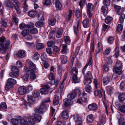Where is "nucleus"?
Wrapping results in <instances>:
<instances>
[{"label":"nucleus","mask_w":125,"mask_h":125,"mask_svg":"<svg viewBox=\"0 0 125 125\" xmlns=\"http://www.w3.org/2000/svg\"><path fill=\"white\" fill-rule=\"evenodd\" d=\"M10 40H6L5 38L1 37L0 38V52L2 54L6 53L7 50L10 46Z\"/></svg>","instance_id":"obj_1"},{"label":"nucleus","mask_w":125,"mask_h":125,"mask_svg":"<svg viewBox=\"0 0 125 125\" xmlns=\"http://www.w3.org/2000/svg\"><path fill=\"white\" fill-rule=\"evenodd\" d=\"M29 68L31 70H29L28 68H25L24 70L25 72L29 74V73H31L33 72H37L38 71V69L36 68L35 65L32 62H29Z\"/></svg>","instance_id":"obj_2"},{"label":"nucleus","mask_w":125,"mask_h":125,"mask_svg":"<svg viewBox=\"0 0 125 125\" xmlns=\"http://www.w3.org/2000/svg\"><path fill=\"white\" fill-rule=\"evenodd\" d=\"M122 65L121 62H117L114 68L113 71L114 73L119 75L122 73Z\"/></svg>","instance_id":"obj_3"},{"label":"nucleus","mask_w":125,"mask_h":125,"mask_svg":"<svg viewBox=\"0 0 125 125\" xmlns=\"http://www.w3.org/2000/svg\"><path fill=\"white\" fill-rule=\"evenodd\" d=\"M16 83V80L14 79L11 78L8 79L5 87L6 90H8L14 85Z\"/></svg>","instance_id":"obj_4"},{"label":"nucleus","mask_w":125,"mask_h":125,"mask_svg":"<svg viewBox=\"0 0 125 125\" xmlns=\"http://www.w3.org/2000/svg\"><path fill=\"white\" fill-rule=\"evenodd\" d=\"M11 70L12 72L10 73V76L14 78L17 77L19 75L18 69L15 66H13L11 68Z\"/></svg>","instance_id":"obj_5"},{"label":"nucleus","mask_w":125,"mask_h":125,"mask_svg":"<svg viewBox=\"0 0 125 125\" xmlns=\"http://www.w3.org/2000/svg\"><path fill=\"white\" fill-rule=\"evenodd\" d=\"M85 76L83 81V85H88L92 82V75L90 73H86Z\"/></svg>","instance_id":"obj_6"},{"label":"nucleus","mask_w":125,"mask_h":125,"mask_svg":"<svg viewBox=\"0 0 125 125\" xmlns=\"http://www.w3.org/2000/svg\"><path fill=\"white\" fill-rule=\"evenodd\" d=\"M94 7L93 5L91 3H88L87 5V14L89 17H91L92 15V11L94 10Z\"/></svg>","instance_id":"obj_7"},{"label":"nucleus","mask_w":125,"mask_h":125,"mask_svg":"<svg viewBox=\"0 0 125 125\" xmlns=\"http://www.w3.org/2000/svg\"><path fill=\"white\" fill-rule=\"evenodd\" d=\"M46 109L47 107L46 105L43 104L40 106L38 109L37 108L35 109V111L36 113H42L46 111Z\"/></svg>","instance_id":"obj_8"},{"label":"nucleus","mask_w":125,"mask_h":125,"mask_svg":"<svg viewBox=\"0 0 125 125\" xmlns=\"http://www.w3.org/2000/svg\"><path fill=\"white\" fill-rule=\"evenodd\" d=\"M49 86L47 85H44L42 86V88L40 89V92L42 94H46L49 92L50 89Z\"/></svg>","instance_id":"obj_9"},{"label":"nucleus","mask_w":125,"mask_h":125,"mask_svg":"<svg viewBox=\"0 0 125 125\" xmlns=\"http://www.w3.org/2000/svg\"><path fill=\"white\" fill-rule=\"evenodd\" d=\"M113 6L115 10L116 11L118 15H120L124 10L123 7H121L115 4H114Z\"/></svg>","instance_id":"obj_10"},{"label":"nucleus","mask_w":125,"mask_h":125,"mask_svg":"<svg viewBox=\"0 0 125 125\" xmlns=\"http://www.w3.org/2000/svg\"><path fill=\"white\" fill-rule=\"evenodd\" d=\"M86 94L84 92L83 94L82 97H81V99H78L77 101V102L80 104H82V102H86L87 99Z\"/></svg>","instance_id":"obj_11"},{"label":"nucleus","mask_w":125,"mask_h":125,"mask_svg":"<svg viewBox=\"0 0 125 125\" xmlns=\"http://www.w3.org/2000/svg\"><path fill=\"white\" fill-rule=\"evenodd\" d=\"M18 92L20 95H23L26 94V89L25 87L23 86L20 87L18 89Z\"/></svg>","instance_id":"obj_12"},{"label":"nucleus","mask_w":125,"mask_h":125,"mask_svg":"<svg viewBox=\"0 0 125 125\" xmlns=\"http://www.w3.org/2000/svg\"><path fill=\"white\" fill-rule=\"evenodd\" d=\"M1 22L2 23V25L3 27H6L9 26H12L11 23H10V22H9L8 23V21L7 19H1Z\"/></svg>","instance_id":"obj_13"},{"label":"nucleus","mask_w":125,"mask_h":125,"mask_svg":"<svg viewBox=\"0 0 125 125\" xmlns=\"http://www.w3.org/2000/svg\"><path fill=\"white\" fill-rule=\"evenodd\" d=\"M64 105L66 107L71 105L72 103V101L68 98H65L63 100Z\"/></svg>","instance_id":"obj_14"},{"label":"nucleus","mask_w":125,"mask_h":125,"mask_svg":"<svg viewBox=\"0 0 125 125\" xmlns=\"http://www.w3.org/2000/svg\"><path fill=\"white\" fill-rule=\"evenodd\" d=\"M55 30L57 31V32L56 34V36L58 38L61 37L62 35L63 30L61 28H60L59 29H58L57 28L55 29Z\"/></svg>","instance_id":"obj_15"},{"label":"nucleus","mask_w":125,"mask_h":125,"mask_svg":"<svg viewBox=\"0 0 125 125\" xmlns=\"http://www.w3.org/2000/svg\"><path fill=\"white\" fill-rule=\"evenodd\" d=\"M61 116L62 118L64 119H66L69 117L68 113L67 110H65L62 112Z\"/></svg>","instance_id":"obj_16"},{"label":"nucleus","mask_w":125,"mask_h":125,"mask_svg":"<svg viewBox=\"0 0 125 125\" xmlns=\"http://www.w3.org/2000/svg\"><path fill=\"white\" fill-rule=\"evenodd\" d=\"M17 57L20 58H23L25 56V53L23 50L19 51L17 54Z\"/></svg>","instance_id":"obj_17"},{"label":"nucleus","mask_w":125,"mask_h":125,"mask_svg":"<svg viewBox=\"0 0 125 125\" xmlns=\"http://www.w3.org/2000/svg\"><path fill=\"white\" fill-rule=\"evenodd\" d=\"M88 108L90 110L95 111L97 109V106L95 104H92L88 105Z\"/></svg>","instance_id":"obj_18"},{"label":"nucleus","mask_w":125,"mask_h":125,"mask_svg":"<svg viewBox=\"0 0 125 125\" xmlns=\"http://www.w3.org/2000/svg\"><path fill=\"white\" fill-rule=\"evenodd\" d=\"M108 7L106 6H103L101 8V10L103 12V15L105 16L106 15L107 13V11L108 10Z\"/></svg>","instance_id":"obj_19"},{"label":"nucleus","mask_w":125,"mask_h":125,"mask_svg":"<svg viewBox=\"0 0 125 125\" xmlns=\"http://www.w3.org/2000/svg\"><path fill=\"white\" fill-rule=\"evenodd\" d=\"M72 82L75 83H78L80 82V79L77 77V74L72 75Z\"/></svg>","instance_id":"obj_20"},{"label":"nucleus","mask_w":125,"mask_h":125,"mask_svg":"<svg viewBox=\"0 0 125 125\" xmlns=\"http://www.w3.org/2000/svg\"><path fill=\"white\" fill-rule=\"evenodd\" d=\"M100 120L99 123H98V125H103V124H104L106 121V119L105 117L102 115H101L100 117Z\"/></svg>","instance_id":"obj_21"},{"label":"nucleus","mask_w":125,"mask_h":125,"mask_svg":"<svg viewBox=\"0 0 125 125\" xmlns=\"http://www.w3.org/2000/svg\"><path fill=\"white\" fill-rule=\"evenodd\" d=\"M28 101L31 104H33L34 103L35 99L31 95L27 96Z\"/></svg>","instance_id":"obj_22"},{"label":"nucleus","mask_w":125,"mask_h":125,"mask_svg":"<svg viewBox=\"0 0 125 125\" xmlns=\"http://www.w3.org/2000/svg\"><path fill=\"white\" fill-rule=\"evenodd\" d=\"M74 119L75 121L79 123L81 122V118L77 114L73 116Z\"/></svg>","instance_id":"obj_23"},{"label":"nucleus","mask_w":125,"mask_h":125,"mask_svg":"<svg viewBox=\"0 0 125 125\" xmlns=\"http://www.w3.org/2000/svg\"><path fill=\"white\" fill-rule=\"evenodd\" d=\"M5 5L7 8H12L13 7L12 0H8L5 3Z\"/></svg>","instance_id":"obj_24"},{"label":"nucleus","mask_w":125,"mask_h":125,"mask_svg":"<svg viewBox=\"0 0 125 125\" xmlns=\"http://www.w3.org/2000/svg\"><path fill=\"white\" fill-rule=\"evenodd\" d=\"M68 50L66 45L65 44H63L61 50V52L63 54H65L68 52Z\"/></svg>","instance_id":"obj_25"},{"label":"nucleus","mask_w":125,"mask_h":125,"mask_svg":"<svg viewBox=\"0 0 125 125\" xmlns=\"http://www.w3.org/2000/svg\"><path fill=\"white\" fill-rule=\"evenodd\" d=\"M110 80V78L105 76L103 77L102 81L104 84L106 85L109 83Z\"/></svg>","instance_id":"obj_26"},{"label":"nucleus","mask_w":125,"mask_h":125,"mask_svg":"<svg viewBox=\"0 0 125 125\" xmlns=\"http://www.w3.org/2000/svg\"><path fill=\"white\" fill-rule=\"evenodd\" d=\"M82 24L83 27L85 28H87L89 26V22L86 19H85L83 21Z\"/></svg>","instance_id":"obj_27"},{"label":"nucleus","mask_w":125,"mask_h":125,"mask_svg":"<svg viewBox=\"0 0 125 125\" xmlns=\"http://www.w3.org/2000/svg\"><path fill=\"white\" fill-rule=\"evenodd\" d=\"M83 86L84 87L86 91L88 93H90L92 90V88L91 86L89 85H83Z\"/></svg>","instance_id":"obj_28"},{"label":"nucleus","mask_w":125,"mask_h":125,"mask_svg":"<svg viewBox=\"0 0 125 125\" xmlns=\"http://www.w3.org/2000/svg\"><path fill=\"white\" fill-rule=\"evenodd\" d=\"M56 22V20L55 18L53 17L52 18L50 19L49 20L48 23L49 25L53 26L54 25Z\"/></svg>","instance_id":"obj_29"},{"label":"nucleus","mask_w":125,"mask_h":125,"mask_svg":"<svg viewBox=\"0 0 125 125\" xmlns=\"http://www.w3.org/2000/svg\"><path fill=\"white\" fill-rule=\"evenodd\" d=\"M36 121V119L34 118V116L31 117L28 120L29 123L31 124H34Z\"/></svg>","instance_id":"obj_30"},{"label":"nucleus","mask_w":125,"mask_h":125,"mask_svg":"<svg viewBox=\"0 0 125 125\" xmlns=\"http://www.w3.org/2000/svg\"><path fill=\"white\" fill-rule=\"evenodd\" d=\"M64 40L65 43L68 45L70 44L71 40L69 36H64Z\"/></svg>","instance_id":"obj_31"},{"label":"nucleus","mask_w":125,"mask_h":125,"mask_svg":"<svg viewBox=\"0 0 125 125\" xmlns=\"http://www.w3.org/2000/svg\"><path fill=\"white\" fill-rule=\"evenodd\" d=\"M94 94L95 96H97L100 98L101 97L102 95L101 91L98 90L95 91Z\"/></svg>","instance_id":"obj_32"},{"label":"nucleus","mask_w":125,"mask_h":125,"mask_svg":"<svg viewBox=\"0 0 125 125\" xmlns=\"http://www.w3.org/2000/svg\"><path fill=\"white\" fill-rule=\"evenodd\" d=\"M125 18V15L124 14H122L120 15L119 19V21L120 23H123L124 19Z\"/></svg>","instance_id":"obj_33"},{"label":"nucleus","mask_w":125,"mask_h":125,"mask_svg":"<svg viewBox=\"0 0 125 125\" xmlns=\"http://www.w3.org/2000/svg\"><path fill=\"white\" fill-rule=\"evenodd\" d=\"M29 33L30 32L29 30L26 29L22 31L21 35L23 37H24L28 34H29Z\"/></svg>","instance_id":"obj_34"},{"label":"nucleus","mask_w":125,"mask_h":125,"mask_svg":"<svg viewBox=\"0 0 125 125\" xmlns=\"http://www.w3.org/2000/svg\"><path fill=\"white\" fill-rule=\"evenodd\" d=\"M87 119L89 122H92L94 120L93 115L92 114H90L87 117Z\"/></svg>","instance_id":"obj_35"},{"label":"nucleus","mask_w":125,"mask_h":125,"mask_svg":"<svg viewBox=\"0 0 125 125\" xmlns=\"http://www.w3.org/2000/svg\"><path fill=\"white\" fill-rule=\"evenodd\" d=\"M7 108L6 103L5 102H2L1 103L0 106V109L1 110H5Z\"/></svg>","instance_id":"obj_36"},{"label":"nucleus","mask_w":125,"mask_h":125,"mask_svg":"<svg viewBox=\"0 0 125 125\" xmlns=\"http://www.w3.org/2000/svg\"><path fill=\"white\" fill-rule=\"evenodd\" d=\"M76 96V94L72 92V93L69 94L67 95V97L69 99L72 101L74 99Z\"/></svg>","instance_id":"obj_37"},{"label":"nucleus","mask_w":125,"mask_h":125,"mask_svg":"<svg viewBox=\"0 0 125 125\" xmlns=\"http://www.w3.org/2000/svg\"><path fill=\"white\" fill-rule=\"evenodd\" d=\"M61 62L63 64H65L67 62V56L62 55L61 57Z\"/></svg>","instance_id":"obj_38"},{"label":"nucleus","mask_w":125,"mask_h":125,"mask_svg":"<svg viewBox=\"0 0 125 125\" xmlns=\"http://www.w3.org/2000/svg\"><path fill=\"white\" fill-rule=\"evenodd\" d=\"M34 118L36 119L37 121L39 122L42 119V117L40 115L35 114L34 115Z\"/></svg>","instance_id":"obj_39"},{"label":"nucleus","mask_w":125,"mask_h":125,"mask_svg":"<svg viewBox=\"0 0 125 125\" xmlns=\"http://www.w3.org/2000/svg\"><path fill=\"white\" fill-rule=\"evenodd\" d=\"M44 47V45L42 43H39L37 44L36 47L37 50H41Z\"/></svg>","instance_id":"obj_40"},{"label":"nucleus","mask_w":125,"mask_h":125,"mask_svg":"<svg viewBox=\"0 0 125 125\" xmlns=\"http://www.w3.org/2000/svg\"><path fill=\"white\" fill-rule=\"evenodd\" d=\"M37 14L36 12L34 10H31L28 12V14L29 15L30 17H34Z\"/></svg>","instance_id":"obj_41"},{"label":"nucleus","mask_w":125,"mask_h":125,"mask_svg":"<svg viewBox=\"0 0 125 125\" xmlns=\"http://www.w3.org/2000/svg\"><path fill=\"white\" fill-rule=\"evenodd\" d=\"M118 98L120 101H124L125 100V94L122 93L120 94L118 96Z\"/></svg>","instance_id":"obj_42"},{"label":"nucleus","mask_w":125,"mask_h":125,"mask_svg":"<svg viewBox=\"0 0 125 125\" xmlns=\"http://www.w3.org/2000/svg\"><path fill=\"white\" fill-rule=\"evenodd\" d=\"M32 94L34 97H37L40 95V93L38 91L35 90L33 92Z\"/></svg>","instance_id":"obj_43"},{"label":"nucleus","mask_w":125,"mask_h":125,"mask_svg":"<svg viewBox=\"0 0 125 125\" xmlns=\"http://www.w3.org/2000/svg\"><path fill=\"white\" fill-rule=\"evenodd\" d=\"M71 72L72 75L77 74L78 71L77 68L75 67H73L72 69Z\"/></svg>","instance_id":"obj_44"},{"label":"nucleus","mask_w":125,"mask_h":125,"mask_svg":"<svg viewBox=\"0 0 125 125\" xmlns=\"http://www.w3.org/2000/svg\"><path fill=\"white\" fill-rule=\"evenodd\" d=\"M53 53L55 54H57L60 51L59 48L56 46H55L53 47Z\"/></svg>","instance_id":"obj_45"},{"label":"nucleus","mask_w":125,"mask_h":125,"mask_svg":"<svg viewBox=\"0 0 125 125\" xmlns=\"http://www.w3.org/2000/svg\"><path fill=\"white\" fill-rule=\"evenodd\" d=\"M120 111L123 113H125V105H122L119 107Z\"/></svg>","instance_id":"obj_46"},{"label":"nucleus","mask_w":125,"mask_h":125,"mask_svg":"<svg viewBox=\"0 0 125 125\" xmlns=\"http://www.w3.org/2000/svg\"><path fill=\"white\" fill-rule=\"evenodd\" d=\"M113 18L109 16H107L105 19V22L106 24H108L112 20Z\"/></svg>","instance_id":"obj_47"},{"label":"nucleus","mask_w":125,"mask_h":125,"mask_svg":"<svg viewBox=\"0 0 125 125\" xmlns=\"http://www.w3.org/2000/svg\"><path fill=\"white\" fill-rule=\"evenodd\" d=\"M38 20L39 21H42L43 20V14L42 12H41L38 14Z\"/></svg>","instance_id":"obj_48"},{"label":"nucleus","mask_w":125,"mask_h":125,"mask_svg":"<svg viewBox=\"0 0 125 125\" xmlns=\"http://www.w3.org/2000/svg\"><path fill=\"white\" fill-rule=\"evenodd\" d=\"M40 55L37 52H35L34 54L33 57V59L37 60L39 58Z\"/></svg>","instance_id":"obj_49"},{"label":"nucleus","mask_w":125,"mask_h":125,"mask_svg":"<svg viewBox=\"0 0 125 125\" xmlns=\"http://www.w3.org/2000/svg\"><path fill=\"white\" fill-rule=\"evenodd\" d=\"M73 93L75 94L76 95H77L78 96H80L81 94V92L80 91V90L79 89L76 88L74 91L72 92Z\"/></svg>","instance_id":"obj_50"},{"label":"nucleus","mask_w":125,"mask_h":125,"mask_svg":"<svg viewBox=\"0 0 125 125\" xmlns=\"http://www.w3.org/2000/svg\"><path fill=\"white\" fill-rule=\"evenodd\" d=\"M53 103L54 105H56L58 104L59 103V100L58 97L57 96H55L53 99Z\"/></svg>","instance_id":"obj_51"},{"label":"nucleus","mask_w":125,"mask_h":125,"mask_svg":"<svg viewBox=\"0 0 125 125\" xmlns=\"http://www.w3.org/2000/svg\"><path fill=\"white\" fill-rule=\"evenodd\" d=\"M20 123L22 125H27L28 122L26 119H22L20 120Z\"/></svg>","instance_id":"obj_52"},{"label":"nucleus","mask_w":125,"mask_h":125,"mask_svg":"<svg viewBox=\"0 0 125 125\" xmlns=\"http://www.w3.org/2000/svg\"><path fill=\"white\" fill-rule=\"evenodd\" d=\"M19 27L20 28L21 30L27 28V25L23 23H21L19 25Z\"/></svg>","instance_id":"obj_53"},{"label":"nucleus","mask_w":125,"mask_h":125,"mask_svg":"<svg viewBox=\"0 0 125 125\" xmlns=\"http://www.w3.org/2000/svg\"><path fill=\"white\" fill-rule=\"evenodd\" d=\"M120 87L122 90H124L125 88V82L124 81L122 82L120 84Z\"/></svg>","instance_id":"obj_54"},{"label":"nucleus","mask_w":125,"mask_h":125,"mask_svg":"<svg viewBox=\"0 0 125 125\" xmlns=\"http://www.w3.org/2000/svg\"><path fill=\"white\" fill-rule=\"evenodd\" d=\"M12 5H13L15 8L17 7L18 6V4L19 2L17 0H12Z\"/></svg>","instance_id":"obj_55"},{"label":"nucleus","mask_w":125,"mask_h":125,"mask_svg":"<svg viewBox=\"0 0 125 125\" xmlns=\"http://www.w3.org/2000/svg\"><path fill=\"white\" fill-rule=\"evenodd\" d=\"M72 15V10H69L68 14L66 18L68 20H69L71 18Z\"/></svg>","instance_id":"obj_56"},{"label":"nucleus","mask_w":125,"mask_h":125,"mask_svg":"<svg viewBox=\"0 0 125 125\" xmlns=\"http://www.w3.org/2000/svg\"><path fill=\"white\" fill-rule=\"evenodd\" d=\"M114 41V38L112 36H110L108 38V43L111 44L113 43Z\"/></svg>","instance_id":"obj_57"},{"label":"nucleus","mask_w":125,"mask_h":125,"mask_svg":"<svg viewBox=\"0 0 125 125\" xmlns=\"http://www.w3.org/2000/svg\"><path fill=\"white\" fill-rule=\"evenodd\" d=\"M11 121L13 125H16L18 124L19 121L18 120L15 119L13 118L11 120Z\"/></svg>","instance_id":"obj_58"},{"label":"nucleus","mask_w":125,"mask_h":125,"mask_svg":"<svg viewBox=\"0 0 125 125\" xmlns=\"http://www.w3.org/2000/svg\"><path fill=\"white\" fill-rule=\"evenodd\" d=\"M87 67V65H85L83 68L82 71V73L85 75V76L86 75V73H90V72H86V70Z\"/></svg>","instance_id":"obj_59"},{"label":"nucleus","mask_w":125,"mask_h":125,"mask_svg":"<svg viewBox=\"0 0 125 125\" xmlns=\"http://www.w3.org/2000/svg\"><path fill=\"white\" fill-rule=\"evenodd\" d=\"M104 4L106 6H109L110 4V0H104L103 1Z\"/></svg>","instance_id":"obj_60"},{"label":"nucleus","mask_w":125,"mask_h":125,"mask_svg":"<svg viewBox=\"0 0 125 125\" xmlns=\"http://www.w3.org/2000/svg\"><path fill=\"white\" fill-rule=\"evenodd\" d=\"M26 73L27 74L24 75L22 77L23 80L24 81H27L28 80L29 75V74L28 73H27V72Z\"/></svg>","instance_id":"obj_61"},{"label":"nucleus","mask_w":125,"mask_h":125,"mask_svg":"<svg viewBox=\"0 0 125 125\" xmlns=\"http://www.w3.org/2000/svg\"><path fill=\"white\" fill-rule=\"evenodd\" d=\"M41 58L42 61H45L47 58L46 55L45 54H42L41 56Z\"/></svg>","instance_id":"obj_62"},{"label":"nucleus","mask_w":125,"mask_h":125,"mask_svg":"<svg viewBox=\"0 0 125 125\" xmlns=\"http://www.w3.org/2000/svg\"><path fill=\"white\" fill-rule=\"evenodd\" d=\"M123 29L122 25L119 24L118 25L117 28V31L119 32L121 31Z\"/></svg>","instance_id":"obj_63"},{"label":"nucleus","mask_w":125,"mask_h":125,"mask_svg":"<svg viewBox=\"0 0 125 125\" xmlns=\"http://www.w3.org/2000/svg\"><path fill=\"white\" fill-rule=\"evenodd\" d=\"M35 25L37 27H41L43 26V22L41 21H37L36 24Z\"/></svg>","instance_id":"obj_64"}]
</instances>
